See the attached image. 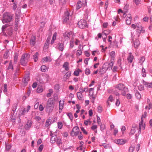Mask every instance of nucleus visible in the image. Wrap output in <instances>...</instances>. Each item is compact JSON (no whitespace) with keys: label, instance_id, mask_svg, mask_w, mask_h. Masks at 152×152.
<instances>
[{"label":"nucleus","instance_id":"f257e3e1","mask_svg":"<svg viewBox=\"0 0 152 152\" xmlns=\"http://www.w3.org/2000/svg\"><path fill=\"white\" fill-rule=\"evenodd\" d=\"M54 107V101L51 98L49 99L47 102L46 109L48 113L52 112Z\"/></svg>","mask_w":152,"mask_h":152},{"label":"nucleus","instance_id":"f03ea898","mask_svg":"<svg viewBox=\"0 0 152 152\" xmlns=\"http://www.w3.org/2000/svg\"><path fill=\"white\" fill-rule=\"evenodd\" d=\"M12 19V15L9 13L5 12L3 15L2 21L3 23L10 22Z\"/></svg>","mask_w":152,"mask_h":152},{"label":"nucleus","instance_id":"7ed1b4c3","mask_svg":"<svg viewBox=\"0 0 152 152\" xmlns=\"http://www.w3.org/2000/svg\"><path fill=\"white\" fill-rule=\"evenodd\" d=\"M115 88L121 91V94L123 96H125L128 91V88L122 83H120L116 85Z\"/></svg>","mask_w":152,"mask_h":152},{"label":"nucleus","instance_id":"20e7f679","mask_svg":"<svg viewBox=\"0 0 152 152\" xmlns=\"http://www.w3.org/2000/svg\"><path fill=\"white\" fill-rule=\"evenodd\" d=\"M29 57L30 56L28 54H23L20 60V62L23 66H25L26 65Z\"/></svg>","mask_w":152,"mask_h":152},{"label":"nucleus","instance_id":"39448f33","mask_svg":"<svg viewBox=\"0 0 152 152\" xmlns=\"http://www.w3.org/2000/svg\"><path fill=\"white\" fill-rule=\"evenodd\" d=\"M137 34L136 37H138L140 36L141 32L144 33L145 32V30L143 29L140 22L137 23Z\"/></svg>","mask_w":152,"mask_h":152},{"label":"nucleus","instance_id":"423d86ee","mask_svg":"<svg viewBox=\"0 0 152 152\" xmlns=\"http://www.w3.org/2000/svg\"><path fill=\"white\" fill-rule=\"evenodd\" d=\"M79 27L81 28H84L88 27L86 21L84 20H81L78 23Z\"/></svg>","mask_w":152,"mask_h":152},{"label":"nucleus","instance_id":"0eeeda50","mask_svg":"<svg viewBox=\"0 0 152 152\" xmlns=\"http://www.w3.org/2000/svg\"><path fill=\"white\" fill-rule=\"evenodd\" d=\"M145 124L143 123V119L142 118H141V121L140 122L139 125V129L138 133L140 134L141 133V131L142 129L144 130L145 129Z\"/></svg>","mask_w":152,"mask_h":152},{"label":"nucleus","instance_id":"6e6552de","mask_svg":"<svg viewBox=\"0 0 152 152\" xmlns=\"http://www.w3.org/2000/svg\"><path fill=\"white\" fill-rule=\"evenodd\" d=\"M124 18H126V24L128 25L130 24L132 20L131 15L130 14L126 15L125 13H124L123 15Z\"/></svg>","mask_w":152,"mask_h":152},{"label":"nucleus","instance_id":"1a4fd4ad","mask_svg":"<svg viewBox=\"0 0 152 152\" xmlns=\"http://www.w3.org/2000/svg\"><path fill=\"white\" fill-rule=\"evenodd\" d=\"M79 133V129L78 126H76L73 128L71 134L72 136L74 137L77 136Z\"/></svg>","mask_w":152,"mask_h":152},{"label":"nucleus","instance_id":"9d476101","mask_svg":"<svg viewBox=\"0 0 152 152\" xmlns=\"http://www.w3.org/2000/svg\"><path fill=\"white\" fill-rule=\"evenodd\" d=\"M86 5V0H83L82 1H78L76 5V9L78 10L83 6Z\"/></svg>","mask_w":152,"mask_h":152},{"label":"nucleus","instance_id":"9b49d317","mask_svg":"<svg viewBox=\"0 0 152 152\" xmlns=\"http://www.w3.org/2000/svg\"><path fill=\"white\" fill-rule=\"evenodd\" d=\"M72 34V32L71 31L66 32H65L63 36V37L62 38L63 40L64 41H68V40L69 39V38L71 35Z\"/></svg>","mask_w":152,"mask_h":152},{"label":"nucleus","instance_id":"f8f14e48","mask_svg":"<svg viewBox=\"0 0 152 152\" xmlns=\"http://www.w3.org/2000/svg\"><path fill=\"white\" fill-rule=\"evenodd\" d=\"M50 142L52 143H54L56 142V136L52 133V131H50Z\"/></svg>","mask_w":152,"mask_h":152},{"label":"nucleus","instance_id":"ddd939ff","mask_svg":"<svg viewBox=\"0 0 152 152\" xmlns=\"http://www.w3.org/2000/svg\"><path fill=\"white\" fill-rule=\"evenodd\" d=\"M69 13L68 11H66L64 15L63 22L65 23L69 19Z\"/></svg>","mask_w":152,"mask_h":152},{"label":"nucleus","instance_id":"4468645a","mask_svg":"<svg viewBox=\"0 0 152 152\" xmlns=\"http://www.w3.org/2000/svg\"><path fill=\"white\" fill-rule=\"evenodd\" d=\"M43 79L44 80L43 81L44 83L48 82L50 80V77L47 74H44L43 75Z\"/></svg>","mask_w":152,"mask_h":152},{"label":"nucleus","instance_id":"2eb2a0df","mask_svg":"<svg viewBox=\"0 0 152 152\" xmlns=\"http://www.w3.org/2000/svg\"><path fill=\"white\" fill-rule=\"evenodd\" d=\"M114 142L120 145L124 144L126 142V141L124 140L123 139H120L115 140H114Z\"/></svg>","mask_w":152,"mask_h":152},{"label":"nucleus","instance_id":"dca6fc26","mask_svg":"<svg viewBox=\"0 0 152 152\" xmlns=\"http://www.w3.org/2000/svg\"><path fill=\"white\" fill-rule=\"evenodd\" d=\"M133 58L134 56L133 55H132V53H129V55L127 58V60L128 63L131 64L132 62Z\"/></svg>","mask_w":152,"mask_h":152},{"label":"nucleus","instance_id":"f3484780","mask_svg":"<svg viewBox=\"0 0 152 152\" xmlns=\"http://www.w3.org/2000/svg\"><path fill=\"white\" fill-rule=\"evenodd\" d=\"M32 124V122L31 121L28 120L25 126V128L26 129H29L31 127V126Z\"/></svg>","mask_w":152,"mask_h":152},{"label":"nucleus","instance_id":"a211bd4d","mask_svg":"<svg viewBox=\"0 0 152 152\" xmlns=\"http://www.w3.org/2000/svg\"><path fill=\"white\" fill-rule=\"evenodd\" d=\"M29 80V76L28 75L26 77H25L23 79V85L24 86H26V85L27 82Z\"/></svg>","mask_w":152,"mask_h":152},{"label":"nucleus","instance_id":"6ab92c4d","mask_svg":"<svg viewBox=\"0 0 152 152\" xmlns=\"http://www.w3.org/2000/svg\"><path fill=\"white\" fill-rule=\"evenodd\" d=\"M64 48V44L63 43H59L58 45V49L61 51H62Z\"/></svg>","mask_w":152,"mask_h":152},{"label":"nucleus","instance_id":"aec40b11","mask_svg":"<svg viewBox=\"0 0 152 152\" xmlns=\"http://www.w3.org/2000/svg\"><path fill=\"white\" fill-rule=\"evenodd\" d=\"M109 55L111 57V59L113 60H115V51H112L109 53Z\"/></svg>","mask_w":152,"mask_h":152},{"label":"nucleus","instance_id":"412c9836","mask_svg":"<svg viewBox=\"0 0 152 152\" xmlns=\"http://www.w3.org/2000/svg\"><path fill=\"white\" fill-rule=\"evenodd\" d=\"M42 61V62H50L51 61V59L50 57L47 56L43 58Z\"/></svg>","mask_w":152,"mask_h":152},{"label":"nucleus","instance_id":"4be33fe9","mask_svg":"<svg viewBox=\"0 0 152 152\" xmlns=\"http://www.w3.org/2000/svg\"><path fill=\"white\" fill-rule=\"evenodd\" d=\"M35 37L34 36H32L30 40V45L33 46L35 43Z\"/></svg>","mask_w":152,"mask_h":152},{"label":"nucleus","instance_id":"5701e85b","mask_svg":"<svg viewBox=\"0 0 152 152\" xmlns=\"http://www.w3.org/2000/svg\"><path fill=\"white\" fill-rule=\"evenodd\" d=\"M143 84L146 87H147L149 88H152V82L151 83H149L148 82L143 81Z\"/></svg>","mask_w":152,"mask_h":152},{"label":"nucleus","instance_id":"b1692460","mask_svg":"<svg viewBox=\"0 0 152 152\" xmlns=\"http://www.w3.org/2000/svg\"><path fill=\"white\" fill-rule=\"evenodd\" d=\"M137 129L136 126H132L131 129L130 131V132L129 133V135H132L134 134L135 132L136 129Z\"/></svg>","mask_w":152,"mask_h":152},{"label":"nucleus","instance_id":"393cba45","mask_svg":"<svg viewBox=\"0 0 152 152\" xmlns=\"http://www.w3.org/2000/svg\"><path fill=\"white\" fill-rule=\"evenodd\" d=\"M64 103V100L60 101L59 102V111L61 112L63 108V105Z\"/></svg>","mask_w":152,"mask_h":152},{"label":"nucleus","instance_id":"a878e982","mask_svg":"<svg viewBox=\"0 0 152 152\" xmlns=\"http://www.w3.org/2000/svg\"><path fill=\"white\" fill-rule=\"evenodd\" d=\"M63 67L65 68L66 70L68 71L69 69L68 63L67 62H65L63 65Z\"/></svg>","mask_w":152,"mask_h":152},{"label":"nucleus","instance_id":"bb28decb","mask_svg":"<svg viewBox=\"0 0 152 152\" xmlns=\"http://www.w3.org/2000/svg\"><path fill=\"white\" fill-rule=\"evenodd\" d=\"M104 65L103 66L102 68L101 69H100L99 70V73L100 74H102L104 73L106 70L107 69L105 68L104 67Z\"/></svg>","mask_w":152,"mask_h":152},{"label":"nucleus","instance_id":"cd10ccee","mask_svg":"<svg viewBox=\"0 0 152 152\" xmlns=\"http://www.w3.org/2000/svg\"><path fill=\"white\" fill-rule=\"evenodd\" d=\"M134 46L135 48H137L140 44V41L139 40L137 39L134 42Z\"/></svg>","mask_w":152,"mask_h":152},{"label":"nucleus","instance_id":"c85d7f7f","mask_svg":"<svg viewBox=\"0 0 152 152\" xmlns=\"http://www.w3.org/2000/svg\"><path fill=\"white\" fill-rule=\"evenodd\" d=\"M57 35L56 33H55L54 34L53 36L52 39L51 41L50 44L51 45H52L53 44L54 41L56 40V36Z\"/></svg>","mask_w":152,"mask_h":152},{"label":"nucleus","instance_id":"c756f323","mask_svg":"<svg viewBox=\"0 0 152 152\" xmlns=\"http://www.w3.org/2000/svg\"><path fill=\"white\" fill-rule=\"evenodd\" d=\"M77 95L78 99L80 100H82L83 98V94L80 92H77Z\"/></svg>","mask_w":152,"mask_h":152},{"label":"nucleus","instance_id":"7c9ffc66","mask_svg":"<svg viewBox=\"0 0 152 152\" xmlns=\"http://www.w3.org/2000/svg\"><path fill=\"white\" fill-rule=\"evenodd\" d=\"M51 121L50 119L47 120L45 123V126L46 127H48L51 124Z\"/></svg>","mask_w":152,"mask_h":152},{"label":"nucleus","instance_id":"2f4dec72","mask_svg":"<svg viewBox=\"0 0 152 152\" xmlns=\"http://www.w3.org/2000/svg\"><path fill=\"white\" fill-rule=\"evenodd\" d=\"M75 50H73L70 54H69V53H66V57H68L70 56L72 58H74V54H75Z\"/></svg>","mask_w":152,"mask_h":152},{"label":"nucleus","instance_id":"473e14b6","mask_svg":"<svg viewBox=\"0 0 152 152\" xmlns=\"http://www.w3.org/2000/svg\"><path fill=\"white\" fill-rule=\"evenodd\" d=\"M39 55L38 53L36 52L35 54L33 55V58L35 62H36L38 60V57Z\"/></svg>","mask_w":152,"mask_h":152},{"label":"nucleus","instance_id":"72a5a7b5","mask_svg":"<svg viewBox=\"0 0 152 152\" xmlns=\"http://www.w3.org/2000/svg\"><path fill=\"white\" fill-rule=\"evenodd\" d=\"M147 103L148 105V109L150 110L152 107V104L150 102V99L149 98L147 99Z\"/></svg>","mask_w":152,"mask_h":152},{"label":"nucleus","instance_id":"f704fd0d","mask_svg":"<svg viewBox=\"0 0 152 152\" xmlns=\"http://www.w3.org/2000/svg\"><path fill=\"white\" fill-rule=\"evenodd\" d=\"M56 143L59 145L60 144H62V142L61 138L59 137H58L57 139Z\"/></svg>","mask_w":152,"mask_h":152},{"label":"nucleus","instance_id":"c9c22d12","mask_svg":"<svg viewBox=\"0 0 152 152\" xmlns=\"http://www.w3.org/2000/svg\"><path fill=\"white\" fill-rule=\"evenodd\" d=\"M114 60H110V63L109 64V67H107V69H108V68H111L113 67L114 64Z\"/></svg>","mask_w":152,"mask_h":152},{"label":"nucleus","instance_id":"e433bc0d","mask_svg":"<svg viewBox=\"0 0 152 152\" xmlns=\"http://www.w3.org/2000/svg\"><path fill=\"white\" fill-rule=\"evenodd\" d=\"M41 71L43 72H45L48 70L46 66L45 65H42L41 66Z\"/></svg>","mask_w":152,"mask_h":152},{"label":"nucleus","instance_id":"4c0bfd02","mask_svg":"<svg viewBox=\"0 0 152 152\" xmlns=\"http://www.w3.org/2000/svg\"><path fill=\"white\" fill-rule=\"evenodd\" d=\"M71 72H67L64 75V77L66 78V79H68L71 76Z\"/></svg>","mask_w":152,"mask_h":152},{"label":"nucleus","instance_id":"58836bf2","mask_svg":"<svg viewBox=\"0 0 152 152\" xmlns=\"http://www.w3.org/2000/svg\"><path fill=\"white\" fill-rule=\"evenodd\" d=\"M49 93H48L47 94V96L48 97H50L52 94L53 91V90L52 89H50L49 90Z\"/></svg>","mask_w":152,"mask_h":152},{"label":"nucleus","instance_id":"ea45409f","mask_svg":"<svg viewBox=\"0 0 152 152\" xmlns=\"http://www.w3.org/2000/svg\"><path fill=\"white\" fill-rule=\"evenodd\" d=\"M8 26V25L7 24H6L5 25H4L2 26L1 30H2V32L3 33H4L5 29L6 28H7Z\"/></svg>","mask_w":152,"mask_h":152},{"label":"nucleus","instance_id":"a19ab883","mask_svg":"<svg viewBox=\"0 0 152 152\" xmlns=\"http://www.w3.org/2000/svg\"><path fill=\"white\" fill-rule=\"evenodd\" d=\"M145 58L143 57H141L140 59H139V63H140V64H142L143 62L145 60Z\"/></svg>","mask_w":152,"mask_h":152},{"label":"nucleus","instance_id":"79ce46f5","mask_svg":"<svg viewBox=\"0 0 152 152\" xmlns=\"http://www.w3.org/2000/svg\"><path fill=\"white\" fill-rule=\"evenodd\" d=\"M121 58H119L118 59L117 62V64L121 68H122L121 65Z\"/></svg>","mask_w":152,"mask_h":152},{"label":"nucleus","instance_id":"37998d69","mask_svg":"<svg viewBox=\"0 0 152 152\" xmlns=\"http://www.w3.org/2000/svg\"><path fill=\"white\" fill-rule=\"evenodd\" d=\"M70 46L69 48H72L74 46V40L73 39H72L71 40H70Z\"/></svg>","mask_w":152,"mask_h":152},{"label":"nucleus","instance_id":"c03bdc74","mask_svg":"<svg viewBox=\"0 0 152 152\" xmlns=\"http://www.w3.org/2000/svg\"><path fill=\"white\" fill-rule=\"evenodd\" d=\"M81 71L79 69H78L77 70L75 71L74 72V75L76 76H78L79 75V73L80 72H81Z\"/></svg>","mask_w":152,"mask_h":152},{"label":"nucleus","instance_id":"a18cd8bd","mask_svg":"<svg viewBox=\"0 0 152 152\" xmlns=\"http://www.w3.org/2000/svg\"><path fill=\"white\" fill-rule=\"evenodd\" d=\"M8 69H13V66L12 65V60H10V62L9 65L8 67Z\"/></svg>","mask_w":152,"mask_h":152},{"label":"nucleus","instance_id":"49530a36","mask_svg":"<svg viewBox=\"0 0 152 152\" xmlns=\"http://www.w3.org/2000/svg\"><path fill=\"white\" fill-rule=\"evenodd\" d=\"M37 92L39 93H41L43 91V89L42 87H39L37 89Z\"/></svg>","mask_w":152,"mask_h":152},{"label":"nucleus","instance_id":"de8ad7c7","mask_svg":"<svg viewBox=\"0 0 152 152\" xmlns=\"http://www.w3.org/2000/svg\"><path fill=\"white\" fill-rule=\"evenodd\" d=\"M63 126V124L61 122H59L58 123V127L59 129H61Z\"/></svg>","mask_w":152,"mask_h":152},{"label":"nucleus","instance_id":"09e8293b","mask_svg":"<svg viewBox=\"0 0 152 152\" xmlns=\"http://www.w3.org/2000/svg\"><path fill=\"white\" fill-rule=\"evenodd\" d=\"M142 76L144 77H145L146 76V74L145 73V70L143 68L142 69Z\"/></svg>","mask_w":152,"mask_h":152},{"label":"nucleus","instance_id":"8fccbe9b","mask_svg":"<svg viewBox=\"0 0 152 152\" xmlns=\"http://www.w3.org/2000/svg\"><path fill=\"white\" fill-rule=\"evenodd\" d=\"M110 33V31L109 30H107L104 31L103 34L106 36L107 35L109 34Z\"/></svg>","mask_w":152,"mask_h":152},{"label":"nucleus","instance_id":"3c124183","mask_svg":"<svg viewBox=\"0 0 152 152\" xmlns=\"http://www.w3.org/2000/svg\"><path fill=\"white\" fill-rule=\"evenodd\" d=\"M94 88H90L89 89V94L91 96H92L94 93Z\"/></svg>","mask_w":152,"mask_h":152},{"label":"nucleus","instance_id":"603ef678","mask_svg":"<svg viewBox=\"0 0 152 152\" xmlns=\"http://www.w3.org/2000/svg\"><path fill=\"white\" fill-rule=\"evenodd\" d=\"M80 128L81 131L83 132V133L84 134H86V135L88 134L87 132L85 130L84 128L83 127H80Z\"/></svg>","mask_w":152,"mask_h":152},{"label":"nucleus","instance_id":"864d4df0","mask_svg":"<svg viewBox=\"0 0 152 152\" xmlns=\"http://www.w3.org/2000/svg\"><path fill=\"white\" fill-rule=\"evenodd\" d=\"M133 1L137 6L140 4L141 0H133Z\"/></svg>","mask_w":152,"mask_h":152},{"label":"nucleus","instance_id":"5fc2aeb1","mask_svg":"<svg viewBox=\"0 0 152 152\" xmlns=\"http://www.w3.org/2000/svg\"><path fill=\"white\" fill-rule=\"evenodd\" d=\"M89 123H90V124H91V121L89 120H85L84 122V124L86 126H87Z\"/></svg>","mask_w":152,"mask_h":152},{"label":"nucleus","instance_id":"6e6d98bb","mask_svg":"<svg viewBox=\"0 0 152 152\" xmlns=\"http://www.w3.org/2000/svg\"><path fill=\"white\" fill-rule=\"evenodd\" d=\"M82 53V51L81 50H77L76 54L77 56H79L81 55Z\"/></svg>","mask_w":152,"mask_h":152},{"label":"nucleus","instance_id":"4d7b16f0","mask_svg":"<svg viewBox=\"0 0 152 152\" xmlns=\"http://www.w3.org/2000/svg\"><path fill=\"white\" fill-rule=\"evenodd\" d=\"M135 95L137 99H140L141 97V95L138 92H136V93Z\"/></svg>","mask_w":152,"mask_h":152},{"label":"nucleus","instance_id":"13d9d810","mask_svg":"<svg viewBox=\"0 0 152 152\" xmlns=\"http://www.w3.org/2000/svg\"><path fill=\"white\" fill-rule=\"evenodd\" d=\"M97 110L98 112L101 113L102 111V107L100 106H99L97 107Z\"/></svg>","mask_w":152,"mask_h":152},{"label":"nucleus","instance_id":"bf43d9fd","mask_svg":"<svg viewBox=\"0 0 152 152\" xmlns=\"http://www.w3.org/2000/svg\"><path fill=\"white\" fill-rule=\"evenodd\" d=\"M67 115L69 116V118L71 120H73V116L72 113H69L67 114Z\"/></svg>","mask_w":152,"mask_h":152},{"label":"nucleus","instance_id":"052dcab7","mask_svg":"<svg viewBox=\"0 0 152 152\" xmlns=\"http://www.w3.org/2000/svg\"><path fill=\"white\" fill-rule=\"evenodd\" d=\"M105 129V126L104 124H101L100 125V129L102 131L104 130Z\"/></svg>","mask_w":152,"mask_h":152},{"label":"nucleus","instance_id":"680f3d73","mask_svg":"<svg viewBox=\"0 0 152 152\" xmlns=\"http://www.w3.org/2000/svg\"><path fill=\"white\" fill-rule=\"evenodd\" d=\"M17 3L16 2H15L13 4V9L14 10H15L16 9L17 7Z\"/></svg>","mask_w":152,"mask_h":152},{"label":"nucleus","instance_id":"e2e57ef3","mask_svg":"<svg viewBox=\"0 0 152 152\" xmlns=\"http://www.w3.org/2000/svg\"><path fill=\"white\" fill-rule=\"evenodd\" d=\"M114 99L113 97L111 95L110 96L108 99V101H109L110 102H112L113 100Z\"/></svg>","mask_w":152,"mask_h":152},{"label":"nucleus","instance_id":"0e129e2a","mask_svg":"<svg viewBox=\"0 0 152 152\" xmlns=\"http://www.w3.org/2000/svg\"><path fill=\"white\" fill-rule=\"evenodd\" d=\"M134 149V147L133 146H131L129 149V152H133Z\"/></svg>","mask_w":152,"mask_h":152},{"label":"nucleus","instance_id":"69168bd1","mask_svg":"<svg viewBox=\"0 0 152 152\" xmlns=\"http://www.w3.org/2000/svg\"><path fill=\"white\" fill-rule=\"evenodd\" d=\"M85 74L87 75H89L90 73V71L89 69H86L85 70Z\"/></svg>","mask_w":152,"mask_h":152},{"label":"nucleus","instance_id":"338daca9","mask_svg":"<svg viewBox=\"0 0 152 152\" xmlns=\"http://www.w3.org/2000/svg\"><path fill=\"white\" fill-rule=\"evenodd\" d=\"M102 145L106 149L108 148L109 147V145L105 143L102 144Z\"/></svg>","mask_w":152,"mask_h":152},{"label":"nucleus","instance_id":"774afa93","mask_svg":"<svg viewBox=\"0 0 152 152\" xmlns=\"http://www.w3.org/2000/svg\"><path fill=\"white\" fill-rule=\"evenodd\" d=\"M39 110L41 111H42L43 110L44 107L42 104L39 105Z\"/></svg>","mask_w":152,"mask_h":152}]
</instances>
